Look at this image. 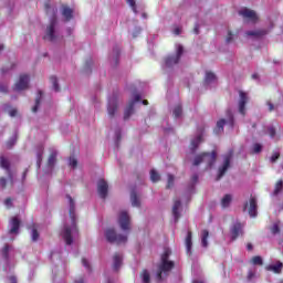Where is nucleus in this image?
<instances>
[{"mask_svg": "<svg viewBox=\"0 0 283 283\" xmlns=\"http://www.w3.org/2000/svg\"><path fill=\"white\" fill-rule=\"evenodd\" d=\"M69 202V218L65 220L64 227L61 231V237L63 238L65 244H72L75 238L78 235V228H76V213L74 199L70 195L66 196Z\"/></svg>", "mask_w": 283, "mask_h": 283, "instance_id": "obj_1", "label": "nucleus"}, {"mask_svg": "<svg viewBox=\"0 0 283 283\" xmlns=\"http://www.w3.org/2000/svg\"><path fill=\"white\" fill-rule=\"evenodd\" d=\"M171 255L170 249H165L161 254V263L158 268L157 280H163V273H169L171 269H174V263L169 261V256Z\"/></svg>", "mask_w": 283, "mask_h": 283, "instance_id": "obj_2", "label": "nucleus"}, {"mask_svg": "<svg viewBox=\"0 0 283 283\" xmlns=\"http://www.w3.org/2000/svg\"><path fill=\"white\" fill-rule=\"evenodd\" d=\"M216 151L212 153H203L201 155H198L195 157L192 165L195 167H198V165L205 163L206 164V169H209V167H213L216 164Z\"/></svg>", "mask_w": 283, "mask_h": 283, "instance_id": "obj_3", "label": "nucleus"}, {"mask_svg": "<svg viewBox=\"0 0 283 283\" xmlns=\"http://www.w3.org/2000/svg\"><path fill=\"white\" fill-rule=\"evenodd\" d=\"M182 45L176 44V54L166 57L165 63L163 65L164 70H171L174 65H178V61H180V56H182Z\"/></svg>", "mask_w": 283, "mask_h": 283, "instance_id": "obj_4", "label": "nucleus"}, {"mask_svg": "<svg viewBox=\"0 0 283 283\" xmlns=\"http://www.w3.org/2000/svg\"><path fill=\"white\" fill-rule=\"evenodd\" d=\"M117 223L122 231H129L132 229V217L126 210L119 211Z\"/></svg>", "mask_w": 283, "mask_h": 283, "instance_id": "obj_5", "label": "nucleus"}, {"mask_svg": "<svg viewBox=\"0 0 283 283\" xmlns=\"http://www.w3.org/2000/svg\"><path fill=\"white\" fill-rule=\"evenodd\" d=\"M45 41H57L59 40V32L56 31V18H52L50 25L46 27V31L44 34Z\"/></svg>", "mask_w": 283, "mask_h": 283, "instance_id": "obj_6", "label": "nucleus"}, {"mask_svg": "<svg viewBox=\"0 0 283 283\" xmlns=\"http://www.w3.org/2000/svg\"><path fill=\"white\" fill-rule=\"evenodd\" d=\"M105 237L108 242H116V244H125L127 242V234H116L114 229H107Z\"/></svg>", "mask_w": 283, "mask_h": 283, "instance_id": "obj_7", "label": "nucleus"}, {"mask_svg": "<svg viewBox=\"0 0 283 283\" xmlns=\"http://www.w3.org/2000/svg\"><path fill=\"white\" fill-rule=\"evenodd\" d=\"M231 158H233V150H230L229 153L222 156V165L219 167L217 180H220V178H222V176L227 174L229 167H231Z\"/></svg>", "mask_w": 283, "mask_h": 283, "instance_id": "obj_8", "label": "nucleus"}, {"mask_svg": "<svg viewBox=\"0 0 283 283\" xmlns=\"http://www.w3.org/2000/svg\"><path fill=\"white\" fill-rule=\"evenodd\" d=\"M224 125H228V127L233 128V114L231 112H228L227 119H220L217 122L214 134H222V132H224Z\"/></svg>", "mask_w": 283, "mask_h": 283, "instance_id": "obj_9", "label": "nucleus"}, {"mask_svg": "<svg viewBox=\"0 0 283 283\" xmlns=\"http://www.w3.org/2000/svg\"><path fill=\"white\" fill-rule=\"evenodd\" d=\"M30 87V75L21 74L15 82L14 91L15 92H23V90H28Z\"/></svg>", "mask_w": 283, "mask_h": 283, "instance_id": "obj_10", "label": "nucleus"}, {"mask_svg": "<svg viewBox=\"0 0 283 283\" xmlns=\"http://www.w3.org/2000/svg\"><path fill=\"white\" fill-rule=\"evenodd\" d=\"M249 103V95L244 91H239L238 109L239 114L244 116L247 114V104Z\"/></svg>", "mask_w": 283, "mask_h": 283, "instance_id": "obj_11", "label": "nucleus"}, {"mask_svg": "<svg viewBox=\"0 0 283 283\" xmlns=\"http://www.w3.org/2000/svg\"><path fill=\"white\" fill-rule=\"evenodd\" d=\"M239 14L243 17L244 21H247L248 23H256L259 19L258 13H255V11L247 8L241 9L239 11Z\"/></svg>", "mask_w": 283, "mask_h": 283, "instance_id": "obj_12", "label": "nucleus"}, {"mask_svg": "<svg viewBox=\"0 0 283 283\" xmlns=\"http://www.w3.org/2000/svg\"><path fill=\"white\" fill-rule=\"evenodd\" d=\"M244 211H248L250 218L258 216V200L254 197H251L249 202L244 205Z\"/></svg>", "mask_w": 283, "mask_h": 283, "instance_id": "obj_13", "label": "nucleus"}, {"mask_svg": "<svg viewBox=\"0 0 283 283\" xmlns=\"http://www.w3.org/2000/svg\"><path fill=\"white\" fill-rule=\"evenodd\" d=\"M203 85L205 87H216V85H218V76H216V73L206 71Z\"/></svg>", "mask_w": 283, "mask_h": 283, "instance_id": "obj_14", "label": "nucleus"}, {"mask_svg": "<svg viewBox=\"0 0 283 283\" xmlns=\"http://www.w3.org/2000/svg\"><path fill=\"white\" fill-rule=\"evenodd\" d=\"M140 101V95L138 93L133 94V97L130 102L128 103V106L126 107L124 112V118H129L132 114H134V105Z\"/></svg>", "mask_w": 283, "mask_h": 283, "instance_id": "obj_15", "label": "nucleus"}, {"mask_svg": "<svg viewBox=\"0 0 283 283\" xmlns=\"http://www.w3.org/2000/svg\"><path fill=\"white\" fill-rule=\"evenodd\" d=\"M109 189V185H107V181L105 179H99L97 181V193L102 198H107V191Z\"/></svg>", "mask_w": 283, "mask_h": 283, "instance_id": "obj_16", "label": "nucleus"}, {"mask_svg": "<svg viewBox=\"0 0 283 283\" xmlns=\"http://www.w3.org/2000/svg\"><path fill=\"white\" fill-rule=\"evenodd\" d=\"M202 138H205V132L199 130L190 142V151H196V149H198V146L202 143Z\"/></svg>", "mask_w": 283, "mask_h": 283, "instance_id": "obj_17", "label": "nucleus"}, {"mask_svg": "<svg viewBox=\"0 0 283 283\" xmlns=\"http://www.w3.org/2000/svg\"><path fill=\"white\" fill-rule=\"evenodd\" d=\"M116 109H118V99H116V97H112L108 99V116H114L116 114Z\"/></svg>", "mask_w": 283, "mask_h": 283, "instance_id": "obj_18", "label": "nucleus"}, {"mask_svg": "<svg viewBox=\"0 0 283 283\" xmlns=\"http://www.w3.org/2000/svg\"><path fill=\"white\" fill-rule=\"evenodd\" d=\"M232 240H237L242 235V224L241 223H234L230 230Z\"/></svg>", "mask_w": 283, "mask_h": 283, "instance_id": "obj_19", "label": "nucleus"}, {"mask_svg": "<svg viewBox=\"0 0 283 283\" xmlns=\"http://www.w3.org/2000/svg\"><path fill=\"white\" fill-rule=\"evenodd\" d=\"M21 226V221L19 220V218L13 217L10 220L9 227H10V233L11 234H17L19 233V227Z\"/></svg>", "mask_w": 283, "mask_h": 283, "instance_id": "obj_20", "label": "nucleus"}, {"mask_svg": "<svg viewBox=\"0 0 283 283\" xmlns=\"http://www.w3.org/2000/svg\"><path fill=\"white\" fill-rule=\"evenodd\" d=\"M56 156H59V151H56L55 148H51L49 160H48V166L50 168H52V167H54V165H56Z\"/></svg>", "mask_w": 283, "mask_h": 283, "instance_id": "obj_21", "label": "nucleus"}, {"mask_svg": "<svg viewBox=\"0 0 283 283\" xmlns=\"http://www.w3.org/2000/svg\"><path fill=\"white\" fill-rule=\"evenodd\" d=\"M180 207H181L180 200H176L172 206V216H174L175 222H178V220L180 219Z\"/></svg>", "mask_w": 283, "mask_h": 283, "instance_id": "obj_22", "label": "nucleus"}, {"mask_svg": "<svg viewBox=\"0 0 283 283\" xmlns=\"http://www.w3.org/2000/svg\"><path fill=\"white\" fill-rule=\"evenodd\" d=\"M283 264L277 261L266 266V271H272V273H282Z\"/></svg>", "mask_w": 283, "mask_h": 283, "instance_id": "obj_23", "label": "nucleus"}, {"mask_svg": "<svg viewBox=\"0 0 283 283\" xmlns=\"http://www.w3.org/2000/svg\"><path fill=\"white\" fill-rule=\"evenodd\" d=\"M120 264H123V255L117 253L113 256V269H114V271H118V269H120Z\"/></svg>", "mask_w": 283, "mask_h": 283, "instance_id": "obj_24", "label": "nucleus"}, {"mask_svg": "<svg viewBox=\"0 0 283 283\" xmlns=\"http://www.w3.org/2000/svg\"><path fill=\"white\" fill-rule=\"evenodd\" d=\"M0 166L2 167V169L7 170V172L9 174V178L12 181V172H10V161H8V159H6V157H1Z\"/></svg>", "mask_w": 283, "mask_h": 283, "instance_id": "obj_25", "label": "nucleus"}, {"mask_svg": "<svg viewBox=\"0 0 283 283\" xmlns=\"http://www.w3.org/2000/svg\"><path fill=\"white\" fill-rule=\"evenodd\" d=\"M266 30H254V31H248L245 34L247 36H252L253 39H260V36H264L266 34Z\"/></svg>", "mask_w": 283, "mask_h": 283, "instance_id": "obj_26", "label": "nucleus"}, {"mask_svg": "<svg viewBox=\"0 0 283 283\" xmlns=\"http://www.w3.org/2000/svg\"><path fill=\"white\" fill-rule=\"evenodd\" d=\"M62 15L64 17L65 21H70L72 17H74V11L69 7H63Z\"/></svg>", "mask_w": 283, "mask_h": 283, "instance_id": "obj_27", "label": "nucleus"}, {"mask_svg": "<svg viewBox=\"0 0 283 283\" xmlns=\"http://www.w3.org/2000/svg\"><path fill=\"white\" fill-rule=\"evenodd\" d=\"M270 230H271V233H273V235H277V233H280V231H283V226H282V223H280V221H276L272 224Z\"/></svg>", "mask_w": 283, "mask_h": 283, "instance_id": "obj_28", "label": "nucleus"}, {"mask_svg": "<svg viewBox=\"0 0 283 283\" xmlns=\"http://www.w3.org/2000/svg\"><path fill=\"white\" fill-rule=\"evenodd\" d=\"M232 200H233V196L224 195L223 198L221 199V207L223 209H227V207H229V205H231Z\"/></svg>", "mask_w": 283, "mask_h": 283, "instance_id": "obj_29", "label": "nucleus"}, {"mask_svg": "<svg viewBox=\"0 0 283 283\" xmlns=\"http://www.w3.org/2000/svg\"><path fill=\"white\" fill-rule=\"evenodd\" d=\"M208 238H209V231L202 230V232H201V247H203L205 249H207V247H209V242L207 241Z\"/></svg>", "mask_w": 283, "mask_h": 283, "instance_id": "obj_30", "label": "nucleus"}, {"mask_svg": "<svg viewBox=\"0 0 283 283\" xmlns=\"http://www.w3.org/2000/svg\"><path fill=\"white\" fill-rule=\"evenodd\" d=\"M282 189H283V181L281 179L275 184L272 196H280V193L282 192Z\"/></svg>", "mask_w": 283, "mask_h": 283, "instance_id": "obj_31", "label": "nucleus"}, {"mask_svg": "<svg viewBox=\"0 0 283 283\" xmlns=\"http://www.w3.org/2000/svg\"><path fill=\"white\" fill-rule=\"evenodd\" d=\"M191 247H193V243L191 241V232H188L186 237V251L188 254L191 253Z\"/></svg>", "mask_w": 283, "mask_h": 283, "instance_id": "obj_32", "label": "nucleus"}, {"mask_svg": "<svg viewBox=\"0 0 283 283\" xmlns=\"http://www.w3.org/2000/svg\"><path fill=\"white\" fill-rule=\"evenodd\" d=\"M130 202L133 207H140V200H138V197L136 196V191L133 190L130 192Z\"/></svg>", "mask_w": 283, "mask_h": 283, "instance_id": "obj_33", "label": "nucleus"}, {"mask_svg": "<svg viewBox=\"0 0 283 283\" xmlns=\"http://www.w3.org/2000/svg\"><path fill=\"white\" fill-rule=\"evenodd\" d=\"M41 98H43V92L39 91V92H38V96H36V98H35V105H34V107L32 108V112H33V113H36V112H38L39 105H41Z\"/></svg>", "mask_w": 283, "mask_h": 283, "instance_id": "obj_34", "label": "nucleus"}, {"mask_svg": "<svg viewBox=\"0 0 283 283\" xmlns=\"http://www.w3.org/2000/svg\"><path fill=\"white\" fill-rule=\"evenodd\" d=\"M150 180L151 182H158L160 180V175L156 170H150Z\"/></svg>", "mask_w": 283, "mask_h": 283, "instance_id": "obj_35", "label": "nucleus"}, {"mask_svg": "<svg viewBox=\"0 0 283 283\" xmlns=\"http://www.w3.org/2000/svg\"><path fill=\"white\" fill-rule=\"evenodd\" d=\"M172 114H174L175 118H180V116H182V106L177 105L174 108Z\"/></svg>", "mask_w": 283, "mask_h": 283, "instance_id": "obj_36", "label": "nucleus"}, {"mask_svg": "<svg viewBox=\"0 0 283 283\" xmlns=\"http://www.w3.org/2000/svg\"><path fill=\"white\" fill-rule=\"evenodd\" d=\"M50 83L53 85V90L55 92H59V80L56 78V76H51L50 77Z\"/></svg>", "mask_w": 283, "mask_h": 283, "instance_id": "obj_37", "label": "nucleus"}, {"mask_svg": "<svg viewBox=\"0 0 283 283\" xmlns=\"http://www.w3.org/2000/svg\"><path fill=\"white\" fill-rule=\"evenodd\" d=\"M142 282L143 283H149L150 282L149 272L147 270H144L142 272Z\"/></svg>", "mask_w": 283, "mask_h": 283, "instance_id": "obj_38", "label": "nucleus"}, {"mask_svg": "<svg viewBox=\"0 0 283 283\" xmlns=\"http://www.w3.org/2000/svg\"><path fill=\"white\" fill-rule=\"evenodd\" d=\"M36 158H38V167H41V161L43 160V148L40 147L36 151Z\"/></svg>", "mask_w": 283, "mask_h": 283, "instance_id": "obj_39", "label": "nucleus"}, {"mask_svg": "<svg viewBox=\"0 0 283 283\" xmlns=\"http://www.w3.org/2000/svg\"><path fill=\"white\" fill-rule=\"evenodd\" d=\"M126 2L128 3V6H130L133 12L135 14H138V10L136 9V0H126Z\"/></svg>", "mask_w": 283, "mask_h": 283, "instance_id": "obj_40", "label": "nucleus"}, {"mask_svg": "<svg viewBox=\"0 0 283 283\" xmlns=\"http://www.w3.org/2000/svg\"><path fill=\"white\" fill-rule=\"evenodd\" d=\"M4 111H7L8 114H9V116H11V117L17 116V108H10V106L7 105V106L4 107Z\"/></svg>", "mask_w": 283, "mask_h": 283, "instance_id": "obj_41", "label": "nucleus"}, {"mask_svg": "<svg viewBox=\"0 0 283 283\" xmlns=\"http://www.w3.org/2000/svg\"><path fill=\"white\" fill-rule=\"evenodd\" d=\"M260 151H262V144H254L252 146V153L253 154H260Z\"/></svg>", "mask_w": 283, "mask_h": 283, "instance_id": "obj_42", "label": "nucleus"}, {"mask_svg": "<svg viewBox=\"0 0 283 283\" xmlns=\"http://www.w3.org/2000/svg\"><path fill=\"white\" fill-rule=\"evenodd\" d=\"M235 39V34H233L231 31H228L227 36H226V42L231 43Z\"/></svg>", "mask_w": 283, "mask_h": 283, "instance_id": "obj_43", "label": "nucleus"}, {"mask_svg": "<svg viewBox=\"0 0 283 283\" xmlns=\"http://www.w3.org/2000/svg\"><path fill=\"white\" fill-rule=\"evenodd\" d=\"M69 165H70V167H72L74 169V168H76V165H78V160H76L74 157H70Z\"/></svg>", "mask_w": 283, "mask_h": 283, "instance_id": "obj_44", "label": "nucleus"}, {"mask_svg": "<svg viewBox=\"0 0 283 283\" xmlns=\"http://www.w3.org/2000/svg\"><path fill=\"white\" fill-rule=\"evenodd\" d=\"M252 264H258L259 266H262V258L261 256L252 258Z\"/></svg>", "mask_w": 283, "mask_h": 283, "instance_id": "obj_45", "label": "nucleus"}, {"mask_svg": "<svg viewBox=\"0 0 283 283\" xmlns=\"http://www.w3.org/2000/svg\"><path fill=\"white\" fill-rule=\"evenodd\" d=\"M31 238L33 242H36V240H39V232L36 231V229L32 230Z\"/></svg>", "mask_w": 283, "mask_h": 283, "instance_id": "obj_46", "label": "nucleus"}, {"mask_svg": "<svg viewBox=\"0 0 283 283\" xmlns=\"http://www.w3.org/2000/svg\"><path fill=\"white\" fill-rule=\"evenodd\" d=\"M171 187H174V177L171 175H168L167 188L171 189Z\"/></svg>", "mask_w": 283, "mask_h": 283, "instance_id": "obj_47", "label": "nucleus"}, {"mask_svg": "<svg viewBox=\"0 0 283 283\" xmlns=\"http://www.w3.org/2000/svg\"><path fill=\"white\" fill-rule=\"evenodd\" d=\"M268 134L271 138H275V128L273 127L268 128Z\"/></svg>", "mask_w": 283, "mask_h": 283, "instance_id": "obj_48", "label": "nucleus"}, {"mask_svg": "<svg viewBox=\"0 0 283 283\" xmlns=\"http://www.w3.org/2000/svg\"><path fill=\"white\" fill-rule=\"evenodd\" d=\"M277 158H280V153H277V151L273 153L271 156V163H275V160H277Z\"/></svg>", "mask_w": 283, "mask_h": 283, "instance_id": "obj_49", "label": "nucleus"}, {"mask_svg": "<svg viewBox=\"0 0 283 283\" xmlns=\"http://www.w3.org/2000/svg\"><path fill=\"white\" fill-rule=\"evenodd\" d=\"M4 205H6L7 209L12 208V199H10V198L6 199Z\"/></svg>", "mask_w": 283, "mask_h": 283, "instance_id": "obj_50", "label": "nucleus"}, {"mask_svg": "<svg viewBox=\"0 0 283 283\" xmlns=\"http://www.w3.org/2000/svg\"><path fill=\"white\" fill-rule=\"evenodd\" d=\"M172 32H174V34H176L178 36V34H180L182 32V29H180L179 27H175Z\"/></svg>", "mask_w": 283, "mask_h": 283, "instance_id": "obj_51", "label": "nucleus"}, {"mask_svg": "<svg viewBox=\"0 0 283 283\" xmlns=\"http://www.w3.org/2000/svg\"><path fill=\"white\" fill-rule=\"evenodd\" d=\"M82 264L85 269H90V261H87V259H82Z\"/></svg>", "mask_w": 283, "mask_h": 283, "instance_id": "obj_52", "label": "nucleus"}, {"mask_svg": "<svg viewBox=\"0 0 283 283\" xmlns=\"http://www.w3.org/2000/svg\"><path fill=\"white\" fill-rule=\"evenodd\" d=\"M196 182H198V175H193L191 178V187H193V185H196Z\"/></svg>", "mask_w": 283, "mask_h": 283, "instance_id": "obj_53", "label": "nucleus"}, {"mask_svg": "<svg viewBox=\"0 0 283 283\" xmlns=\"http://www.w3.org/2000/svg\"><path fill=\"white\" fill-rule=\"evenodd\" d=\"M266 105H268L269 112H273V109H275V106L273 105V103L266 102Z\"/></svg>", "mask_w": 283, "mask_h": 283, "instance_id": "obj_54", "label": "nucleus"}, {"mask_svg": "<svg viewBox=\"0 0 283 283\" xmlns=\"http://www.w3.org/2000/svg\"><path fill=\"white\" fill-rule=\"evenodd\" d=\"M0 92H2V94H6V92H8V86L0 85Z\"/></svg>", "mask_w": 283, "mask_h": 283, "instance_id": "obj_55", "label": "nucleus"}, {"mask_svg": "<svg viewBox=\"0 0 283 283\" xmlns=\"http://www.w3.org/2000/svg\"><path fill=\"white\" fill-rule=\"evenodd\" d=\"M9 249H10V247H8V245H6L3 248L2 253H3L4 258H7Z\"/></svg>", "mask_w": 283, "mask_h": 283, "instance_id": "obj_56", "label": "nucleus"}, {"mask_svg": "<svg viewBox=\"0 0 283 283\" xmlns=\"http://www.w3.org/2000/svg\"><path fill=\"white\" fill-rule=\"evenodd\" d=\"M254 276H255V273H253V271H250V272L248 273V279H249V280H253Z\"/></svg>", "mask_w": 283, "mask_h": 283, "instance_id": "obj_57", "label": "nucleus"}, {"mask_svg": "<svg viewBox=\"0 0 283 283\" xmlns=\"http://www.w3.org/2000/svg\"><path fill=\"white\" fill-rule=\"evenodd\" d=\"M0 187H6V178H0Z\"/></svg>", "mask_w": 283, "mask_h": 283, "instance_id": "obj_58", "label": "nucleus"}, {"mask_svg": "<svg viewBox=\"0 0 283 283\" xmlns=\"http://www.w3.org/2000/svg\"><path fill=\"white\" fill-rule=\"evenodd\" d=\"M115 138H116V140H120V130H117L115 133Z\"/></svg>", "mask_w": 283, "mask_h": 283, "instance_id": "obj_59", "label": "nucleus"}, {"mask_svg": "<svg viewBox=\"0 0 283 283\" xmlns=\"http://www.w3.org/2000/svg\"><path fill=\"white\" fill-rule=\"evenodd\" d=\"M9 280H10L11 283H17V277L15 276H10Z\"/></svg>", "mask_w": 283, "mask_h": 283, "instance_id": "obj_60", "label": "nucleus"}, {"mask_svg": "<svg viewBox=\"0 0 283 283\" xmlns=\"http://www.w3.org/2000/svg\"><path fill=\"white\" fill-rule=\"evenodd\" d=\"M7 145H8V147H12V145H14V139H12L11 142H9Z\"/></svg>", "mask_w": 283, "mask_h": 283, "instance_id": "obj_61", "label": "nucleus"}, {"mask_svg": "<svg viewBox=\"0 0 283 283\" xmlns=\"http://www.w3.org/2000/svg\"><path fill=\"white\" fill-rule=\"evenodd\" d=\"M247 249H248V251H251V250L253 249V245H252L251 243H249V244L247 245Z\"/></svg>", "mask_w": 283, "mask_h": 283, "instance_id": "obj_62", "label": "nucleus"}, {"mask_svg": "<svg viewBox=\"0 0 283 283\" xmlns=\"http://www.w3.org/2000/svg\"><path fill=\"white\" fill-rule=\"evenodd\" d=\"M75 283H84V282H83V279H80V280L75 281Z\"/></svg>", "mask_w": 283, "mask_h": 283, "instance_id": "obj_63", "label": "nucleus"}, {"mask_svg": "<svg viewBox=\"0 0 283 283\" xmlns=\"http://www.w3.org/2000/svg\"><path fill=\"white\" fill-rule=\"evenodd\" d=\"M252 78H254V81L258 80V74H253Z\"/></svg>", "mask_w": 283, "mask_h": 283, "instance_id": "obj_64", "label": "nucleus"}]
</instances>
